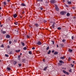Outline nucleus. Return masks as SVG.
<instances>
[{
    "instance_id": "obj_46",
    "label": "nucleus",
    "mask_w": 76,
    "mask_h": 76,
    "mask_svg": "<svg viewBox=\"0 0 76 76\" xmlns=\"http://www.w3.org/2000/svg\"><path fill=\"white\" fill-rule=\"evenodd\" d=\"M73 9H75V7H73Z\"/></svg>"
},
{
    "instance_id": "obj_32",
    "label": "nucleus",
    "mask_w": 76,
    "mask_h": 76,
    "mask_svg": "<svg viewBox=\"0 0 76 76\" xmlns=\"http://www.w3.org/2000/svg\"><path fill=\"white\" fill-rule=\"evenodd\" d=\"M4 5H6V3L5 2H4Z\"/></svg>"
},
{
    "instance_id": "obj_9",
    "label": "nucleus",
    "mask_w": 76,
    "mask_h": 76,
    "mask_svg": "<svg viewBox=\"0 0 76 76\" xmlns=\"http://www.w3.org/2000/svg\"><path fill=\"white\" fill-rule=\"evenodd\" d=\"M6 38H10V36L9 35H7L6 36Z\"/></svg>"
},
{
    "instance_id": "obj_6",
    "label": "nucleus",
    "mask_w": 76,
    "mask_h": 76,
    "mask_svg": "<svg viewBox=\"0 0 76 76\" xmlns=\"http://www.w3.org/2000/svg\"><path fill=\"white\" fill-rule=\"evenodd\" d=\"M34 25L36 26V27H38V26H39V25H38V24L37 23L35 24Z\"/></svg>"
},
{
    "instance_id": "obj_51",
    "label": "nucleus",
    "mask_w": 76,
    "mask_h": 76,
    "mask_svg": "<svg viewBox=\"0 0 76 76\" xmlns=\"http://www.w3.org/2000/svg\"><path fill=\"white\" fill-rule=\"evenodd\" d=\"M18 60H20V58H18Z\"/></svg>"
},
{
    "instance_id": "obj_38",
    "label": "nucleus",
    "mask_w": 76,
    "mask_h": 76,
    "mask_svg": "<svg viewBox=\"0 0 76 76\" xmlns=\"http://www.w3.org/2000/svg\"><path fill=\"white\" fill-rule=\"evenodd\" d=\"M61 59H64V57H62L61 58Z\"/></svg>"
},
{
    "instance_id": "obj_58",
    "label": "nucleus",
    "mask_w": 76,
    "mask_h": 76,
    "mask_svg": "<svg viewBox=\"0 0 76 76\" xmlns=\"http://www.w3.org/2000/svg\"><path fill=\"white\" fill-rule=\"evenodd\" d=\"M1 24V23L0 22V25Z\"/></svg>"
},
{
    "instance_id": "obj_36",
    "label": "nucleus",
    "mask_w": 76,
    "mask_h": 76,
    "mask_svg": "<svg viewBox=\"0 0 76 76\" xmlns=\"http://www.w3.org/2000/svg\"><path fill=\"white\" fill-rule=\"evenodd\" d=\"M51 42H52L53 44H54V41H52Z\"/></svg>"
},
{
    "instance_id": "obj_37",
    "label": "nucleus",
    "mask_w": 76,
    "mask_h": 76,
    "mask_svg": "<svg viewBox=\"0 0 76 76\" xmlns=\"http://www.w3.org/2000/svg\"><path fill=\"white\" fill-rule=\"evenodd\" d=\"M9 42V44H10L12 43V41H10Z\"/></svg>"
},
{
    "instance_id": "obj_42",
    "label": "nucleus",
    "mask_w": 76,
    "mask_h": 76,
    "mask_svg": "<svg viewBox=\"0 0 76 76\" xmlns=\"http://www.w3.org/2000/svg\"><path fill=\"white\" fill-rule=\"evenodd\" d=\"M4 47V46H3V45H1V47L3 48Z\"/></svg>"
},
{
    "instance_id": "obj_50",
    "label": "nucleus",
    "mask_w": 76,
    "mask_h": 76,
    "mask_svg": "<svg viewBox=\"0 0 76 76\" xmlns=\"http://www.w3.org/2000/svg\"><path fill=\"white\" fill-rule=\"evenodd\" d=\"M0 26L1 27H2V26H3V25H1Z\"/></svg>"
},
{
    "instance_id": "obj_12",
    "label": "nucleus",
    "mask_w": 76,
    "mask_h": 76,
    "mask_svg": "<svg viewBox=\"0 0 76 76\" xmlns=\"http://www.w3.org/2000/svg\"><path fill=\"white\" fill-rule=\"evenodd\" d=\"M21 44L22 45V46H25V43H24L23 42H21Z\"/></svg>"
},
{
    "instance_id": "obj_14",
    "label": "nucleus",
    "mask_w": 76,
    "mask_h": 76,
    "mask_svg": "<svg viewBox=\"0 0 76 76\" xmlns=\"http://www.w3.org/2000/svg\"><path fill=\"white\" fill-rule=\"evenodd\" d=\"M66 16H70V14L69 13H67L66 14Z\"/></svg>"
},
{
    "instance_id": "obj_13",
    "label": "nucleus",
    "mask_w": 76,
    "mask_h": 76,
    "mask_svg": "<svg viewBox=\"0 0 76 76\" xmlns=\"http://www.w3.org/2000/svg\"><path fill=\"white\" fill-rule=\"evenodd\" d=\"M59 62V63H64V61H60Z\"/></svg>"
},
{
    "instance_id": "obj_62",
    "label": "nucleus",
    "mask_w": 76,
    "mask_h": 76,
    "mask_svg": "<svg viewBox=\"0 0 76 76\" xmlns=\"http://www.w3.org/2000/svg\"><path fill=\"white\" fill-rule=\"evenodd\" d=\"M15 63H16V62H15Z\"/></svg>"
},
{
    "instance_id": "obj_24",
    "label": "nucleus",
    "mask_w": 76,
    "mask_h": 76,
    "mask_svg": "<svg viewBox=\"0 0 76 76\" xmlns=\"http://www.w3.org/2000/svg\"><path fill=\"white\" fill-rule=\"evenodd\" d=\"M61 28L60 27H58V30H61Z\"/></svg>"
},
{
    "instance_id": "obj_10",
    "label": "nucleus",
    "mask_w": 76,
    "mask_h": 76,
    "mask_svg": "<svg viewBox=\"0 0 76 76\" xmlns=\"http://www.w3.org/2000/svg\"><path fill=\"white\" fill-rule=\"evenodd\" d=\"M20 51V50H15V52H16V53H19Z\"/></svg>"
},
{
    "instance_id": "obj_21",
    "label": "nucleus",
    "mask_w": 76,
    "mask_h": 76,
    "mask_svg": "<svg viewBox=\"0 0 76 76\" xmlns=\"http://www.w3.org/2000/svg\"><path fill=\"white\" fill-rule=\"evenodd\" d=\"M37 1H41L42 2L43 1L42 0H37Z\"/></svg>"
},
{
    "instance_id": "obj_47",
    "label": "nucleus",
    "mask_w": 76,
    "mask_h": 76,
    "mask_svg": "<svg viewBox=\"0 0 76 76\" xmlns=\"http://www.w3.org/2000/svg\"><path fill=\"white\" fill-rule=\"evenodd\" d=\"M54 50H52V53H54Z\"/></svg>"
},
{
    "instance_id": "obj_20",
    "label": "nucleus",
    "mask_w": 76,
    "mask_h": 76,
    "mask_svg": "<svg viewBox=\"0 0 76 76\" xmlns=\"http://www.w3.org/2000/svg\"><path fill=\"white\" fill-rule=\"evenodd\" d=\"M7 70H9V71H10V68L9 67H7Z\"/></svg>"
},
{
    "instance_id": "obj_41",
    "label": "nucleus",
    "mask_w": 76,
    "mask_h": 76,
    "mask_svg": "<svg viewBox=\"0 0 76 76\" xmlns=\"http://www.w3.org/2000/svg\"><path fill=\"white\" fill-rule=\"evenodd\" d=\"M72 39H74V37H73V36H72Z\"/></svg>"
},
{
    "instance_id": "obj_29",
    "label": "nucleus",
    "mask_w": 76,
    "mask_h": 76,
    "mask_svg": "<svg viewBox=\"0 0 76 76\" xmlns=\"http://www.w3.org/2000/svg\"><path fill=\"white\" fill-rule=\"evenodd\" d=\"M12 54V51H11L10 52L9 54Z\"/></svg>"
},
{
    "instance_id": "obj_53",
    "label": "nucleus",
    "mask_w": 76,
    "mask_h": 76,
    "mask_svg": "<svg viewBox=\"0 0 76 76\" xmlns=\"http://www.w3.org/2000/svg\"><path fill=\"white\" fill-rule=\"evenodd\" d=\"M44 22H47V21L46 20H45Z\"/></svg>"
},
{
    "instance_id": "obj_8",
    "label": "nucleus",
    "mask_w": 76,
    "mask_h": 76,
    "mask_svg": "<svg viewBox=\"0 0 76 76\" xmlns=\"http://www.w3.org/2000/svg\"><path fill=\"white\" fill-rule=\"evenodd\" d=\"M55 8L56 11H58L59 10V9L58 8V7H56Z\"/></svg>"
},
{
    "instance_id": "obj_3",
    "label": "nucleus",
    "mask_w": 76,
    "mask_h": 76,
    "mask_svg": "<svg viewBox=\"0 0 76 76\" xmlns=\"http://www.w3.org/2000/svg\"><path fill=\"white\" fill-rule=\"evenodd\" d=\"M51 3H54L56 2V1L54 0H51L50 1Z\"/></svg>"
},
{
    "instance_id": "obj_61",
    "label": "nucleus",
    "mask_w": 76,
    "mask_h": 76,
    "mask_svg": "<svg viewBox=\"0 0 76 76\" xmlns=\"http://www.w3.org/2000/svg\"><path fill=\"white\" fill-rule=\"evenodd\" d=\"M30 27H31V26H30Z\"/></svg>"
},
{
    "instance_id": "obj_15",
    "label": "nucleus",
    "mask_w": 76,
    "mask_h": 76,
    "mask_svg": "<svg viewBox=\"0 0 76 76\" xmlns=\"http://www.w3.org/2000/svg\"><path fill=\"white\" fill-rule=\"evenodd\" d=\"M58 54V53L57 52H55L54 53V55H56V54Z\"/></svg>"
},
{
    "instance_id": "obj_16",
    "label": "nucleus",
    "mask_w": 76,
    "mask_h": 76,
    "mask_svg": "<svg viewBox=\"0 0 76 76\" xmlns=\"http://www.w3.org/2000/svg\"><path fill=\"white\" fill-rule=\"evenodd\" d=\"M47 66L46 67H45L44 68V70L45 71L46 70H47Z\"/></svg>"
},
{
    "instance_id": "obj_2",
    "label": "nucleus",
    "mask_w": 76,
    "mask_h": 76,
    "mask_svg": "<svg viewBox=\"0 0 76 76\" xmlns=\"http://www.w3.org/2000/svg\"><path fill=\"white\" fill-rule=\"evenodd\" d=\"M63 72L64 73H65V74H66L67 75H69V73L66 72V71H65L64 70H63Z\"/></svg>"
},
{
    "instance_id": "obj_44",
    "label": "nucleus",
    "mask_w": 76,
    "mask_h": 76,
    "mask_svg": "<svg viewBox=\"0 0 76 76\" xmlns=\"http://www.w3.org/2000/svg\"><path fill=\"white\" fill-rule=\"evenodd\" d=\"M18 58H20V55L18 56Z\"/></svg>"
},
{
    "instance_id": "obj_31",
    "label": "nucleus",
    "mask_w": 76,
    "mask_h": 76,
    "mask_svg": "<svg viewBox=\"0 0 76 76\" xmlns=\"http://www.w3.org/2000/svg\"><path fill=\"white\" fill-rule=\"evenodd\" d=\"M18 66H19V67H20L21 66V64H18Z\"/></svg>"
},
{
    "instance_id": "obj_28",
    "label": "nucleus",
    "mask_w": 76,
    "mask_h": 76,
    "mask_svg": "<svg viewBox=\"0 0 76 76\" xmlns=\"http://www.w3.org/2000/svg\"><path fill=\"white\" fill-rule=\"evenodd\" d=\"M58 64L59 66H61V65H62V64L58 63Z\"/></svg>"
},
{
    "instance_id": "obj_57",
    "label": "nucleus",
    "mask_w": 76,
    "mask_h": 76,
    "mask_svg": "<svg viewBox=\"0 0 76 76\" xmlns=\"http://www.w3.org/2000/svg\"><path fill=\"white\" fill-rule=\"evenodd\" d=\"M20 55H22V53H20Z\"/></svg>"
},
{
    "instance_id": "obj_11",
    "label": "nucleus",
    "mask_w": 76,
    "mask_h": 76,
    "mask_svg": "<svg viewBox=\"0 0 76 76\" xmlns=\"http://www.w3.org/2000/svg\"><path fill=\"white\" fill-rule=\"evenodd\" d=\"M67 3L69 4H72V2L70 1H67Z\"/></svg>"
},
{
    "instance_id": "obj_17",
    "label": "nucleus",
    "mask_w": 76,
    "mask_h": 76,
    "mask_svg": "<svg viewBox=\"0 0 76 76\" xmlns=\"http://www.w3.org/2000/svg\"><path fill=\"white\" fill-rule=\"evenodd\" d=\"M18 24V22H15L14 23V24L16 25H17Z\"/></svg>"
},
{
    "instance_id": "obj_1",
    "label": "nucleus",
    "mask_w": 76,
    "mask_h": 76,
    "mask_svg": "<svg viewBox=\"0 0 76 76\" xmlns=\"http://www.w3.org/2000/svg\"><path fill=\"white\" fill-rule=\"evenodd\" d=\"M60 13L61 15H64V14H66V12L61 11L60 12Z\"/></svg>"
},
{
    "instance_id": "obj_19",
    "label": "nucleus",
    "mask_w": 76,
    "mask_h": 76,
    "mask_svg": "<svg viewBox=\"0 0 76 76\" xmlns=\"http://www.w3.org/2000/svg\"><path fill=\"white\" fill-rule=\"evenodd\" d=\"M26 49H27V48H26V47H25L23 48L24 50H26Z\"/></svg>"
},
{
    "instance_id": "obj_35",
    "label": "nucleus",
    "mask_w": 76,
    "mask_h": 76,
    "mask_svg": "<svg viewBox=\"0 0 76 76\" xmlns=\"http://www.w3.org/2000/svg\"><path fill=\"white\" fill-rule=\"evenodd\" d=\"M71 65L72 66V67H73V66H74V65L73 64H71Z\"/></svg>"
},
{
    "instance_id": "obj_22",
    "label": "nucleus",
    "mask_w": 76,
    "mask_h": 76,
    "mask_svg": "<svg viewBox=\"0 0 76 76\" xmlns=\"http://www.w3.org/2000/svg\"><path fill=\"white\" fill-rule=\"evenodd\" d=\"M29 54H32V52L31 51H29Z\"/></svg>"
},
{
    "instance_id": "obj_49",
    "label": "nucleus",
    "mask_w": 76,
    "mask_h": 76,
    "mask_svg": "<svg viewBox=\"0 0 76 76\" xmlns=\"http://www.w3.org/2000/svg\"><path fill=\"white\" fill-rule=\"evenodd\" d=\"M73 63H75V61H73Z\"/></svg>"
},
{
    "instance_id": "obj_55",
    "label": "nucleus",
    "mask_w": 76,
    "mask_h": 76,
    "mask_svg": "<svg viewBox=\"0 0 76 76\" xmlns=\"http://www.w3.org/2000/svg\"><path fill=\"white\" fill-rule=\"evenodd\" d=\"M1 7H0V10H1Z\"/></svg>"
},
{
    "instance_id": "obj_18",
    "label": "nucleus",
    "mask_w": 76,
    "mask_h": 76,
    "mask_svg": "<svg viewBox=\"0 0 76 76\" xmlns=\"http://www.w3.org/2000/svg\"><path fill=\"white\" fill-rule=\"evenodd\" d=\"M51 53V50H49L48 52V54H50Z\"/></svg>"
},
{
    "instance_id": "obj_23",
    "label": "nucleus",
    "mask_w": 76,
    "mask_h": 76,
    "mask_svg": "<svg viewBox=\"0 0 76 76\" xmlns=\"http://www.w3.org/2000/svg\"><path fill=\"white\" fill-rule=\"evenodd\" d=\"M5 56H6V57H9V55L7 54H5Z\"/></svg>"
},
{
    "instance_id": "obj_63",
    "label": "nucleus",
    "mask_w": 76,
    "mask_h": 76,
    "mask_svg": "<svg viewBox=\"0 0 76 76\" xmlns=\"http://www.w3.org/2000/svg\"><path fill=\"white\" fill-rule=\"evenodd\" d=\"M0 76H1V75H0Z\"/></svg>"
},
{
    "instance_id": "obj_59",
    "label": "nucleus",
    "mask_w": 76,
    "mask_h": 76,
    "mask_svg": "<svg viewBox=\"0 0 76 76\" xmlns=\"http://www.w3.org/2000/svg\"><path fill=\"white\" fill-rule=\"evenodd\" d=\"M0 62H1V60H0Z\"/></svg>"
},
{
    "instance_id": "obj_33",
    "label": "nucleus",
    "mask_w": 76,
    "mask_h": 76,
    "mask_svg": "<svg viewBox=\"0 0 76 76\" xmlns=\"http://www.w3.org/2000/svg\"><path fill=\"white\" fill-rule=\"evenodd\" d=\"M2 33L3 34H6V31H3L2 32Z\"/></svg>"
},
{
    "instance_id": "obj_60",
    "label": "nucleus",
    "mask_w": 76,
    "mask_h": 76,
    "mask_svg": "<svg viewBox=\"0 0 76 76\" xmlns=\"http://www.w3.org/2000/svg\"><path fill=\"white\" fill-rule=\"evenodd\" d=\"M1 16L0 15V17Z\"/></svg>"
},
{
    "instance_id": "obj_43",
    "label": "nucleus",
    "mask_w": 76,
    "mask_h": 76,
    "mask_svg": "<svg viewBox=\"0 0 76 76\" xmlns=\"http://www.w3.org/2000/svg\"><path fill=\"white\" fill-rule=\"evenodd\" d=\"M43 61H44V62H45V59H43Z\"/></svg>"
},
{
    "instance_id": "obj_56",
    "label": "nucleus",
    "mask_w": 76,
    "mask_h": 76,
    "mask_svg": "<svg viewBox=\"0 0 76 76\" xmlns=\"http://www.w3.org/2000/svg\"><path fill=\"white\" fill-rule=\"evenodd\" d=\"M65 6L66 7H67V5H65Z\"/></svg>"
},
{
    "instance_id": "obj_45",
    "label": "nucleus",
    "mask_w": 76,
    "mask_h": 76,
    "mask_svg": "<svg viewBox=\"0 0 76 76\" xmlns=\"http://www.w3.org/2000/svg\"><path fill=\"white\" fill-rule=\"evenodd\" d=\"M10 1V0H7L8 2H9Z\"/></svg>"
},
{
    "instance_id": "obj_4",
    "label": "nucleus",
    "mask_w": 76,
    "mask_h": 76,
    "mask_svg": "<svg viewBox=\"0 0 76 76\" xmlns=\"http://www.w3.org/2000/svg\"><path fill=\"white\" fill-rule=\"evenodd\" d=\"M13 17L14 18H16L17 16H18V15L16 14H14L13 15Z\"/></svg>"
},
{
    "instance_id": "obj_34",
    "label": "nucleus",
    "mask_w": 76,
    "mask_h": 76,
    "mask_svg": "<svg viewBox=\"0 0 76 76\" xmlns=\"http://www.w3.org/2000/svg\"><path fill=\"white\" fill-rule=\"evenodd\" d=\"M68 60H69V61L71 60V58H68Z\"/></svg>"
},
{
    "instance_id": "obj_39",
    "label": "nucleus",
    "mask_w": 76,
    "mask_h": 76,
    "mask_svg": "<svg viewBox=\"0 0 76 76\" xmlns=\"http://www.w3.org/2000/svg\"><path fill=\"white\" fill-rule=\"evenodd\" d=\"M69 72H72V69H69Z\"/></svg>"
},
{
    "instance_id": "obj_27",
    "label": "nucleus",
    "mask_w": 76,
    "mask_h": 76,
    "mask_svg": "<svg viewBox=\"0 0 76 76\" xmlns=\"http://www.w3.org/2000/svg\"><path fill=\"white\" fill-rule=\"evenodd\" d=\"M49 48H49V46H48L47 48H46L47 50H49Z\"/></svg>"
},
{
    "instance_id": "obj_54",
    "label": "nucleus",
    "mask_w": 76,
    "mask_h": 76,
    "mask_svg": "<svg viewBox=\"0 0 76 76\" xmlns=\"http://www.w3.org/2000/svg\"><path fill=\"white\" fill-rule=\"evenodd\" d=\"M57 47H58V45H57Z\"/></svg>"
},
{
    "instance_id": "obj_48",
    "label": "nucleus",
    "mask_w": 76,
    "mask_h": 76,
    "mask_svg": "<svg viewBox=\"0 0 76 76\" xmlns=\"http://www.w3.org/2000/svg\"><path fill=\"white\" fill-rule=\"evenodd\" d=\"M40 9H41V10H43V8H40Z\"/></svg>"
},
{
    "instance_id": "obj_40",
    "label": "nucleus",
    "mask_w": 76,
    "mask_h": 76,
    "mask_svg": "<svg viewBox=\"0 0 76 76\" xmlns=\"http://www.w3.org/2000/svg\"><path fill=\"white\" fill-rule=\"evenodd\" d=\"M35 48L33 47L32 48V50H35Z\"/></svg>"
},
{
    "instance_id": "obj_26",
    "label": "nucleus",
    "mask_w": 76,
    "mask_h": 76,
    "mask_svg": "<svg viewBox=\"0 0 76 76\" xmlns=\"http://www.w3.org/2000/svg\"><path fill=\"white\" fill-rule=\"evenodd\" d=\"M21 5L22 6H25V4H22Z\"/></svg>"
},
{
    "instance_id": "obj_52",
    "label": "nucleus",
    "mask_w": 76,
    "mask_h": 76,
    "mask_svg": "<svg viewBox=\"0 0 76 76\" xmlns=\"http://www.w3.org/2000/svg\"><path fill=\"white\" fill-rule=\"evenodd\" d=\"M27 38H29V36H27Z\"/></svg>"
},
{
    "instance_id": "obj_25",
    "label": "nucleus",
    "mask_w": 76,
    "mask_h": 76,
    "mask_svg": "<svg viewBox=\"0 0 76 76\" xmlns=\"http://www.w3.org/2000/svg\"><path fill=\"white\" fill-rule=\"evenodd\" d=\"M26 60L25 59H23V63H25V61H26Z\"/></svg>"
},
{
    "instance_id": "obj_7",
    "label": "nucleus",
    "mask_w": 76,
    "mask_h": 76,
    "mask_svg": "<svg viewBox=\"0 0 76 76\" xmlns=\"http://www.w3.org/2000/svg\"><path fill=\"white\" fill-rule=\"evenodd\" d=\"M68 51L70 53H72V51H73V50L72 49H69L68 50Z\"/></svg>"
},
{
    "instance_id": "obj_5",
    "label": "nucleus",
    "mask_w": 76,
    "mask_h": 76,
    "mask_svg": "<svg viewBox=\"0 0 76 76\" xmlns=\"http://www.w3.org/2000/svg\"><path fill=\"white\" fill-rule=\"evenodd\" d=\"M37 44H38V45H41V44H42V43H41V42L40 41H39L37 43Z\"/></svg>"
},
{
    "instance_id": "obj_30",
    "label": "nucleus",
    "mask_w": 76,
    "mask_h": 76,
    "mask_svg": "<svg viewBox=\"0 0 76 76\" xmlns=\"http://www.w3.org/2000/svg\"><path fill=\"white\" fill-rule=\"evenodd\" d=\"M62 42H64L65 41H66V40L65 39H63L62 41Z\"/></svg>"
}]
</instances>
